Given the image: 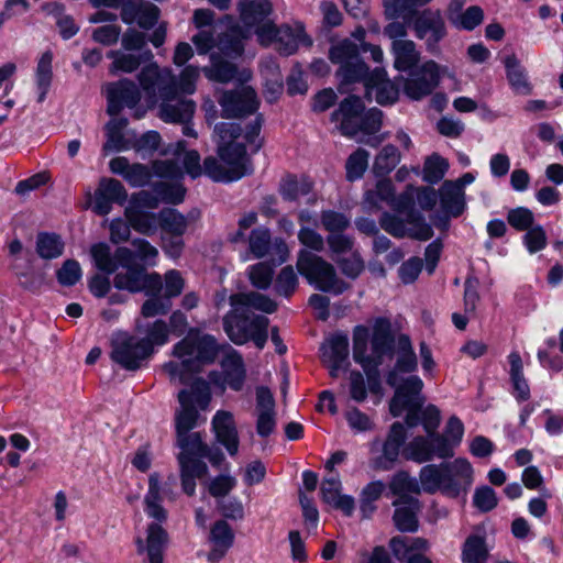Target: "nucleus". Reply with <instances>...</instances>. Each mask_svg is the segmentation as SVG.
Returning <instances> with one entry per match:
<instances>
[{"label":"nucleus","instance_id":"1","mask_svg":"<svg viewBox=\"0 0 563 563\" xmlns=\"http://www.w3.org/2000/svg\"><path fill=\"white\" fill-rule=\"evenodd\" d=\"M92 258L99 271L111 274L122 268L114 277V287L130 292L155 296L162 288L166 299L181 294L185 280L180 273L170 269L165 274L164 286L161 275L148 274L147 266L155 264L157 249H91Z\"/></svg>","mask_w":563,"mask_h":563},{"label":"nucleus","instance_id":"2","mask_svg":"<svg viewBox=\"0 0 563 563\" xmlns=\"http://www.w3.org/2000/svg\"><path fill=\"white\" fill-rule=\"evenodd\" d=\"M418 362L411 341L408 335L400 334L396 341V364L387 375V384L395 388L394 397L390 400L389 409L394 417L406 412V424L416 427L418 423L417 412L424 404L422 395L423 382L417 375L406 378L401 374L412 373L417 369Z\"/></svg>","mask_w":563,"mask_h":563},{"label":"nucleus","instance_id":"3","mask_svg":"<svg viewBox=\"0 0 563 563\" xmlns=\"http://www.w3.org/2000/svg\"><path fill=\"white\" fill-rule=\"evenodd\" d=\"M369 331L364 325H356L353 330V358L367 374L371 389L374 390L378 380V366L382 357L388 353L393 344L391 323L386 318H377L373 323L371 338L372 354L367 353Z\"/></svg>","mask_w":563,"mask_h":563},{"label":"nucleus","instance_id":"4","mask_svg":"<svg viewBox=\"0 0 563 563\" xmlns=\"http://www.w3.org/2000/svg\"><path fill=\"white\" fill-rule=\"evenodd\" d=\"M269 320L262 314L250 313L238 307L223 317V329L229 339L238 345L252 341L262 350L268 339Z\"/></svg>","mask_w":563,"mask_h":563},{"label":"nucleus","instance_id":"5","mask_svg":"<svg viewBox=\"0 0 563 563\" xmlns=\"http://www.w3.org/2000/svg\"><path fill=\"white\" fill-rule=\"evenodd\" d=\"M297 268L307 282L319 290L340 295L349 287L345 282L338 278L333 266L314 254L312 249L300 251Z\"/></svg>","mask_w":563,"mask_h":563},{"label":"nucleus","instance_id":"6","mask_svg":"<svg viewBox=\"0 0 563 563\" xmlns=\"http://www.w3.org/2000/svg\"><path fill=\"white\" fill-rule=\"evenodd\" d=\"M417 14L408 21L415 37L424 43L428 53L438 55L441 42L449 35L443 12L438 8H424Z\"/></svg>","mask_w":563,"mask_h":563},{"label":"nucleus","instance_id":"7","mask_svg":"<svg viewBox=\"0 0 563 563\" xmlns=\"http://www.w3.org/2000/svg\"><path fill=\"white\" fill-rule=\"evenodd\" d=\"M179 409L175 413L176 431H191L198 426L200 411L206 410L211 401L207 386H195L178 394Z\"/></svg>","mask_w":563,"mask_h":563},{"label":"nucleus","instance_id":"8","mask_svg":"<svg viewBox=\"0 0 563 563\" xmlns=\"http://www.w3.org/2000/svg\"><path fill=\"white\" fill-rule=\"evenodd\" d=\"M218 352L216 339L209 334L201 335L198 330H190L173 349V355H188L197 369L203 364L214 362Z\"/></svg>","mask_w":563,"mask_h":563},{"label":"nucleus","instance_id":"9","mask_svg":"<svg viewBox=\"0 0 563 563\" xmlns=\"http://www.w3.org/2000/svg\"><path fill=\"white\" fill-rule=\"evenodd\" d=\"M411 77L396 76L402 84L405 95L411 100L419 101L432 93L440 82L439 65L434 60L424 62L418 71L410 70Z\"/></svg>","mask_w":563,"mask_h":563},{"label":"nucleus","instance_id":"10","mask_svg":"<svg viewBox=\"0 0 563 563\" xmlns=\"http://www.w3.org/2000/svg\"><path fill=\"white\" fill-rule=\"evenodd\" d=\"M402 456L416 463H424L433 457L446 459L452 456L450 445L441 434H427L415 437L405 444Z\"/></svg>","mask_w":563,"mask_h":563},{"label":"nucleus","instance_id":"11","mask_svg":"<svg viewBox=\"0 0 563 563\" xmlns=\"http://www.w3.org/2000/svg\"><path fill=\"white\" fill-rule=\"evenodd\" d=\"M221 115L225 119L245 118L254 114L260 108V100L252 87L225 90L218 99Z\"/></svg>","mask_w":563,"mask_h":563},{"label":"nucleus","instance_id":"12","mask_svg":"<svg viewBox=\"0 0 563 563\" xmlns=\"http://www.w3.org/2000/svg\"><path fill=\"white\" fill-rule=\"evenodd\" d=\"M150 357V350L137 336L119 333L112 341L111 358L124 369L135 371Z\"/></svg>","mask_w":563,"mask_h":563},{"label":"nucleus","instance_id":"13","mask_svg":"<svg viewBox=\"0 0 563 563\" xmlns=\"http://www.w3.org/2000/svg\"><path fill=\"white\" fill-rule=\"evenodd\" d=\"M107 97V113L118 117L124 108L133 109L141 100L139 86L129 78L109 82L104 87Z\"/></svg>","mask_w":563,"mask_h":563},{"label":"nucleus","instance_id":"14","mask_svg":"<svg viewBox=\"0 0 563 563\" xmlns=\"http://www.w3.org/2000/svg\"><path fill=\"white\" fill-rule=\"evenodd\" d=\"M400 84L396 77L390 80L385 68L376 67L367 79L364 97L371 102L372 93L375 92V101L379 106H393L399 99Z\"/></svg>","mask_w":563,"mask_h":563},{"label":"nucleus","instance_id":"15","mask_svg":"<svg viewBox=\"0 0 563 563\" xmlns=\"http://www.w3.org/2000/svg\"><path fill=\"white\" fill-rule=\"evenodd\" d=\"M217 155L230 168V180H240L254 172L251 155L245 143L218 144Z\"/></svg>","mask_w":563,"mask_h":563},{"label":"nucleus","instance_id":"16","mask_svg":"<svg viewBox=\"0 0 563 563\" xmlns=\"http://www.w3.org/2000/svg\"><path fill=\"white\" fill-rule=\"evenodd\" d=\"M257 258L268 255L273 264L261 262L249 268L251 284L258 289H267L272 284L274 267L282 265L289 257V249H251Z\"/></svg>","mask_w":563,"mask_h":563},{"label":"nucleus","instance_id":"17","mask_svg":"<svg viewBox=\"0 0 563 563\" xmlns=\"http://www.w3.org/2000/svg\"><path fill=\"white\" fill-rule=\"evenodd\" d=\"M222 372L213 373L210 379L222 388L229 387L235 391L243 388L246 371L242 356L231 346H227V353L221 361Z\"/></svg>","mask_w":563,"mask_h":563},{"label":"nucleus","instance_id":"18","mask_svg":"<svg viewBox=\"0 0 563 563\" xmlns=\"http://www.w3.org/2000/svg\"><path fill=\"white\" fill-rule=\"evenodd\" d=\"M365 103L363 99L354 93L343 98L338 108L330 114L331 122H339V131L343 136L352 137L353 129L364 112Z\"/></svg>","mask_w":563,"mask_h":563},{"label":"nucleus","instance_id":"19","mask_svg":"<svg viewBox=\"0 0 563 563\" xmlns=\"http://www.w3.org/2000/svg\"><path fill=\"white\" fill-rule=\"evenodd\" d=\"M277 413L275 409V399L271 390L264 386L256 388V433L261 438L272 435L277 426Z\"/></svg>","mask_w":563,"mask_h":563},{"label":"nucleus","instance_id":"20","mask_svg":"<svg viewBox=\"0 0 563 563\" xmlns=\"http://www.w3.org/2000/svg\"><path fill=\"white\" fill-rule=\"evenodd\" d=\"M217 441L225 448L231 456L239 452V433L234 416L228 410H218L211 421Z\"/></svg>","mask_w":563,"mask_h":563},{"label":"nucleus","instance_id":"21","mask_svg":"<svg viewBox=\"0 0 563 563\" xmlns=\"http://www.w3.org/2000/svg\"><path fill=\"white\" fill-rule=\"evenodd\" d=\"M275 44L279 55L288 57L295 55L300 45L303 47H311L313 41L311 36L307 34L302 22H297L295 27L284 23L280 25L279 34Z\"/></svg>","mask_w":563,"mask_h":563},{"label":"nucleus","instance_id":"22","mask_svg":"<svg viewBox=\"0 0 563 563\" xmlns=\"http://www.w3.org/2000/svg\"><path fill=\"white\" fill-rule=\"evenodd\" d=\"M168 534L159 523H151L146 530V539L135 540L137 552L147 554V563H164V550Z\"/></svg>","mask_w":563,"mask_h":563},{"label":"nucleus","instance_id":"23","mask_svg":"<svg viewBox=\"0 0 563 563\" xmlns=\"http://www.w3.org/2000/svg\"><path fill=\"white\" fill-rule=\"evenodd\" d=\"M228 59V57L212 53L210 55V66L203 68L205 76L209 80L219 84H228L235 78L243 82L250 78V73L245 69L240 73L239 67Z\"/></svg>","mask_w":563,"mask_h":563},{"label":"nucleus","instance_id":"24","mask_svg":"<svg viewBox=\"0 0 563 563\" xmlns=\"http://www.w3.org/2000/svg\"><path fill=\"white\" fill-rule=\"evenodd\" d=\"M445 472L449 477L446 496L457 497L465 493L473 483V467L466 459H456L452 463H445Z\"/></svg>","mask_w":563,"mask_h":563},{"label":"nucleus","instance_id":"25","mask_svg":"<svg viewBox=\"0 0 563 563\" xmlns=\"http://www.w3.org/2000/svg\"><path fill=\"white\" fill-rule=\"evenodd\" d=\"M405 440L406 429L404 424L400 422L393 423L383 445L382 456L375 461V467L384 471L390 470L406 444Z\"/></svg>","mask_w":563,"mask_h":563},{"label":"nucleus","instance_id":"26","mask_svg":"<svg viewBox=\"0 0 563 563\" xmlns=\"http://www.w3.org/2000/svg\"><path fill=\"white\" fill-rule=\"evenodd\" d=\"M200 217L198 209H192L187 216H184L175 208H163L158 212V229L162 233L168 234L172 238H181L190 221H195Z\"/></svg>","mask_w":563,"mask_h":563},{"label":"nucleus","instance_id":"27","mask_svg":"<svg viewBox=\"0 0 563 563\" xmlns=\"http://www.w3.org/2000/svg\"><path fill=\"white\" fill-rule=\"evenodd\" d=\"M349 355V339L345 334H334L321 346V357L323 363L330 368L332 377L338 376Z\"/></svg>","mask_w":563,"mask_h":563},{"label":"nucleus","instance_id":"28","mask_svg":"<svg viewBox=\"0 0 563 563\" xmlns=\"http://www.w3.org/2000/svg\"><path fill=\"white\" fill-rule=\"evenodd\" d=\"M209 541L211 550L207 555L210 563H218L222 560L234 542V532L225 520H218L210 529Z\"/></svg>","mask_w":563,"mask_h":563},{"label":"nucleus","instance_id":"29","mask_svg":"<svg viewBox=\"0 0 563 563\" xmlns=\"http://www.w3.org/2000/svg\"><path fill=\"white\" fill-rule=\"evenodd\" d=\"M506 78L514 93L529 96L533 91V86L529 80L526 67L520 63L515 54L507 55L504 58Z\"/></svg>","mask_w":563,"mask_h":563},{"label":"nucleus","instance_id":"30","mask_svg":"<svg viewBox=\"0 0 563 563\" xmlns=\"http://www.w3.org/2000/svg\"><path fill=\"white\" fill-rule=\"evenodd\" d=\"M321 496L324 503L342 510L350 516L354 510V499L341 494V481L339 474H330L321 483Z\"/></svg>","mask_w":563,"mask_h":563},{"label":"nucleus","instance_id":"31","mask_svg":"<svg viewBox=\"0 0 563 563\" xmlns=\"http://www.w3.org/2000/svg\"><path fill=\"white\" fill-rule=\"evenodd\" d=\"M395 514L394 523L399 531L415 532L418 530V511L420 505L417 498H402L393 501Z\"/></svg>","mask_w":563,"mask_h":563},{"label":"nucleus","instance_id":"32","mask_svg":"<svg viewBox=\"0 0 563 563\" xmlns=\"http://www.w3.org/2000/svg\"><path fill=\"white\" fill-rule=\"evenodd\" d=\"M229 301L231 307H238L250 313H253L252 310L273 313L277 309L274 300L255 291L231 295Z\"/></svg>","mask_w":563,"mask_h":563},{"label":"nucleus","instance_id":"33","mask_svg":"<svg viewBox=\"0 0 563 563\" xmlns=\"http://www.w3.org/2000/svg\"><path fill=\"white\" fill-rule=\"evenodd\" d=\"M161 490L159 475L152 473L148 477V488L144 496V511L159 525L167 519V511L162 506L163 499Z\"/></svg>","mask_w":563,"mask_h":563},{"label":"nucleus","instance_id":"34","mask_svg":"<svg viewBox=\"0 0 563 563\" xmlns=\"http://www.w3.org/2000/svg\"><path fill=\"white\" fill-rule=\"evenodd\" d=\"M244 38L243 30L235 25L229 27L217 37V47L220 55L230 59H238L244 54Z\"/></svg>","mask_w":563,"mask_h":563},{"label":"nucleus","instance_id":"35","mask_svg":"<svg viewBox=\"0 0 563 563\" xmlns=\"http://www.w3.org/2000/svg\"><path fill=\"white\" fill-rule=\"evenodd\" d=\"M137 332L142 335L139 340L145 349L150 350L151 356L154 354L156 346L165 345L169 339V328L163 320L139 324Z\"/></svg>","mask_w":563,"mask_h":563},{"label":"nucleus","instance_id":"36","mask_svg":"<svg viewBox=\"0 0 563 563\" xmlns=\"http://www.w3.org/2000/svg\"><path fill=\"white\" fill-rule=\"evenodd\" d=\"M440 210L459 218L463 214L466 202L464 199V192H460V189L452 180H444L439 189Z\"/></svg>","mask_w":563,"mask_h":563},{"label":"nucleus","instance_id":"37","mask_svg":"<svg viewBox=\"0 0 563 563\" xmlns=\"http://www.w3.org/2000/svg\"><path fill=\"white\" fill-rule=\"evenodd\" d=\"M313 184L308 176L298 179L297 175L287 173L282 177L278 186V192L284 201L295 202L299 197L311 192Z\"/></svg>","mask_w":563,"mask_h":563},{"label":"nucleus","instance_id":"38","mask_svg":"<svg viewBox=\"0 0 563 563\" xmlns=\"http://www.w3.org/2000/svg\"><path fill=\"white\" fill-rule=\"evenodd\" d=\"M196 111V103L191 99L179 98L175 103L162 102L161 119L167 123L191 122Z\"/></svg>","mask_w":563,"mask_h":563},{"label":"nucleus","instance_id":"39","mask_svg":"<svg viewBox=\"0 0 563 563\" xmlns=\"http://www.w3.org/2000/svg\"><path fill=\"white\" fill-rule=\"evenodd\" d=\"M240 18L247 26L265 21L273 12L271 0H240L238 3Z\"/></svg>","mask_w":563,"mask_h":563},{"label":"nucleus","instance_id":"40","mask_svg":"<svg viewBox=\"0 0 563 563\" xmlns=\"http://www.w3.org/2000/svg\"><path fill=\"white\" fill-rule=\"evenodd\" d=\"M371 75L372 70L362 58L342 63L336 70V77L340 78L339 91L343 92L342 86L356 82H362L364 88H366V82Z\"/></svg>","mask_w":563,"mask_h":563},{"label":"nucleus","instance_id":"41","mask_svg":"<svg viewBox=\"0 0 563 563\" xmlns=\"http://www.w3.org/2000/svg\"><path fill=\"white\" fill-rule=\"evenodd\" d=\"M394 67L399 71H410L418 66L420 53L411 40L391 42Z\"/></svg>","mask_w":563,"mask_h":563},{"label":"nucleus","instance_id":"42","mask_svg":"<svg viewBox=\"0 0 563 563\" xmlns=\"http://www.w3.org/2000/svg\"><path fill=\"white\" fill-rule=\"evenodd\" d=\"M449 477L445 472V464H429L423 466L419 473V483L426 493L433 494L438 490L446 495Z\"/></svg>","mask_w":563,"mask_h":563},{"label":"nucleus","instance_id":"43","mask_svg":"<svg viewBox=\"0 0 563 563\" xmlns=\"http://www.w3.org/2000/svg\"><path fill=\"white\" fill-rule=\"evenodd\" d=\"M389 547L398 561H406L411 556L422 555L429 549V543L423 538L395 537Z\"/></svg>","mask_w":563,"mask_h":563},{"label":"nucleus","instance_id":"44","mask_svg":"<svg viewBox=\"0 0 563 563\" xmlns=\"http://www.w3.org/2000/svg\"><path fill=\"white\" fill-rule=\"evenodd\" d=\"M389 547L398 561H406L411 556L422 555L429 549V543L423 538L395 537Z\"/></svg>","mask_w":563,"mask_h":563},{"label":"nucleus","instance_id":"45","mask_svg":"<svg viewBox=\"0 0 563 563\" xmlns=\"http://www.w3.org/2000/svg\"><path fill=\"white\" fill-rule=\"evenodd\" d=\"M510 365L509 374L514 386V395L518 401H525L530 397V388L523 376V365L521 356L514 351L508 355Z\"/></svg>","mask_w":563,"mask_h":563},{"label":"nucleus","instance_id":"46","mask_svg":"<svg viewBox=\"0 0 563 563\" xmlns=\"http://www.w3.org/2000/svg\"><path fill=\"white\" fill-rule=\"evenodd\" d=\"M332 260L338 264L341 272L350 278H356L364 269L362 258L353 249H333Z\"/></svg>","mask_w":563,"mask_h":563},{"label":"nucleus","instance_id":"47","mask_svg":"<svg viewBox=\"0 0 563 563\" xmlns=\"http://www.w3.org/2000/svg\"><path fill=\"white\" fill-rule=\"evenodd\" d=\"M126 219L130 221L132 229L135 231L151 235L158 229V213L144 211L140 208H129L125 211Z\"/></svg>","mask_w":563,"mask_h":563},{"label":"nucleus","instance_id":"48","mask_svg":"<svg viewBox=\"0 0 563 563\" xmlns=\"http://www.w3.org/2000/svg\"><path fill=\"white\" fill-rule=\"evenodd\" d=\"M463 563H487L488 549L485 538L478 534H471L462 547Z\"/></svg>","mask_w":563,"mask_h":563},{"label":"nucleus","instance_id":"49","mask_svg":"<svg viewBox=\"0 0 563 563\" xmlns=\"http://www.w3.org/2000/svg\"><path fill=\"white\" fill-rule=\"evenodd\" d=\"M53 54L51 51H46L42 54L36 66V87L38 91V102H43L51 88L53 79L52 70Z\"/></svg>","mask_w":563,"mask_h":563},{"label":"nucleus","instance_id":"50","mask_svg":"<svg viewBox=\"0 0 563 563\" xmlns=\"http://www.w3.org/2000/svg\"><path fill=\"white\" fill-rule=\"evenodd\" d=\"M401 158L400 152L397 146L386 144L376 155L373 172L378 177L387 176L399 164Z\"/></svg>","mask_w":563,"mask_h":563},{"label":"nucleus","instance_id":"51","mask_svg":"<svg viewBox=\"0 0 563 563\" xmlns=\"http://www.w3.org/2000/svg\"><path fill=\"white\" fill-rule=\"evenodd\" d=\"M177 361H169L164 364L163 371L168 375L169 379L175 383H186L190 375L198 369L188 355H174Z\"/></svg>","mask_w":563,"mask_h":563},{"label":"nucleus","instance_id":"52","mask_svg":"<svg viewBox=\"0 0 563 563\" xmlns=\"http://www.w3.org/2000/svg\"><path fill=\"white\" fill-rule=\"evenodd\" d=\"M383 117L384 113L380 109L376 107L369 109L365 108L353 129L352 137L360 132L366 135H374L379 132L383 125Z\"/></svg>","mask_w":563,"mask_h":563},{"label":"nucleus","instance_id":"53","mask_svg":"<svg viewBox=\"0 0 563 563\" xmlns=\"http://www.w3.org/2000/svg\"><path fill=\"white\" fill-rule=\"evenodd\" d=\"M177 445L180 449L179 455L206 456L208 446L202 442L199 433H190V431H176Z\"/></svg>","mask_w":563,"mask_h":563},{"label":"nucleus","instance_id":"54","mask_svg":"<svg viewBox=\"0 0 563 563\" xmlns=\"http://www.w3.org/2000/svg\"><path fill=\"white\" fill-rule=\"evenodd\" d=\"M449 161L438 153L428 156L423 164L422 179L434 185L441 181L449 169Z\"/></svg>","mask_w":563,"mask_h":563},{"label":"nucleus","instance_id":"55","mask_svg":"<svg viewBox=\"0 0 563 563\" xmlns=\"http://www.w3.org/2000/svg\"><path fill=\"white\" fill-rule=\"evenodd\" d=\"M369 154L366 150L358 147L349 155L345 162V178L354 183L363 178L368 167Z\"/></svg>","mask_w":563,"mask_h":563},{"label":"nucleus","instance_id":"56","mask_svg":"<svg viewBox=\"0 0 563 563\" xmlns=\"http://www.w3.org/2000/svg\"><path fill=\"white\" fill-rule=\"evenodd\" d=\"M407 223L406 236L418 241H428L433 236L432 225L427 222L420 211H411L407 214Z\"/></svg>","mask_w":563,"mask_h":563},{"label":"nucleus","instance_id":"57","mask_svg":"<svg viewBox=\"0 0 563 563\" xmlns=\"http://www.w3.org/2000/svg\"><path fill=\"white\" fill-rule=\"evenodd\" d=\"M153 191L157 199L168 205H179L185 200L187 189L181 183H156Z\"/></svg>","mask_w":563,"mask_h":563},{"label":"nucleus","instance_id":"58","mask_svg":"<svg viewBox=\"0 0 563 563\" xmlns=\"http://www.w3.org/2000/svg\"><path fill=\"white\" fill-rule=\"evenodd\" d=\"M389 489L397 499L415 498L411 494H418L419 483L406 472L395 474L389 483Z\"/></svg>","mask_w":563,"mask_h":563},{"label":"nucleus","instance_id":"59","mask_svg":"<svg viewBox=\"0 0 563 563\" xmlns=\"http://www.w3.org/2000/svg\"><path fill=\"white\" fill-rule=\"evenodd\" d=\"M140 87L148 98H156V92L162 82L159 67L156 63L145 65L137 75Z\"/></svg>","mask_w":563,"mask_h":563},{"label":"nucleus","instance_id":"60","mask_svg":"<svg viewBox=\"0 0 563 563\" xmlns=\"http://www.w3.org/2000/svg\"><path fill=\"white\" fill-rule=\"evenodd\" d=\"M385 490V484L382 481L368 483L361 493L360 509L364 518H368L376 509L374 503L378 500Z\"/></svg>","mask_w":563,"mask_h":563},{"label":"nucleus","instance_id":"61","mask_svg":"<svg viewBox=\"0 0 563 563\" xmlns=\"http://www.w3.org/2000/svg\"><path fill=\"white\" fill-rule=\"evenodd\" d=\"M108 58H112L113 62L110 67L112 74L121 73H133L141 66V58L134 54H125L119 51H110L107 54Z\"/></svg>","mask_w":563,"mask_h":563},{"label":"nucleus","instance_id":"62","mask_svg":"<svg viewBox=\"0 0 563 563\" xmlns=\"http://www.w3.org/2000/svg\"><path fill=\"white\" fill-rule=\"evenodd\" d=\"M329 57L333 64H340L361 58L357 44L350 40H343L330 48Z\"/></svg>","mask_w":563,"mask_h":563},{"label":"nucleus","instance_id":"63","mask_svg":"<svg viewBox=\"0 0 563 563\" xmlns=\"http://www.w3.org/2000/svg\"><path fill=\"white\" fill-rule=\"evenodd\" d=\"M320 221L323 229L330 234L342 233L350 227V219L343 212L332 209L322 210Z\"/></svg>","mask_w":563,"mask_h":563},{"label":"nucleus","instance_id":"64","mask_svg":"<svg viewBox=\"0 0 563 563\" xmlns=\"http://www.w3.org/2000/svg\"><path fill=\"white\" fill-rule=\"evenodd\" d=\"M451 22L460 30L473 31L484 21V10L479 5H471L454 20L450 15Z\"/></svg>","mask_w":563,"mask_h":563}]
</instances>
